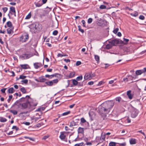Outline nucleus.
Segmentation results:
<instances>
[{
    "label": "nucleus",
    "instance_id": "47",
    "mask_svg": "<svg viewBox=\"0 0 146 146\" xmlns=\"http://www.w3.org/2000/svg\"><path fill=\"white\" fill-rule=\"evenodd\" d=\"M92 21V19L91 18H89L88 21V23L89 24L91 23Z\"/></svg>",
    "mask_w": 146,
    "mask_h": 146
},
{
    "label": "nucleus",
    "instance_id": "30",
    "mask_svg": "<svg viewBox=\"0 0 146 146\" xmlns=\"http://www.w3.org/2000/svg\"><path fill=\"white\" fill-rule=\"evenodd\" d=\"M115 100L116 101L119 102L121 101V98L120 97H118L115 99Z\"/></svg>",
    "mask_w": 146,
    "mask_h": 146
},
{
    "label": "nucleus",
    "instance_id": "19",
    "mask_svg": "<svg viewBox=\"0 0 146 146\" xmlns=\"http://www.w3.org/2000/svg\"><path fill=\"white\" fill-rule=\"evenodd\" d=\"M77 125V124L74 121H72L70 123V127H72Z\"/></svg>",
    "mask_w": 146,
    "mask_h": 146
},
{
    "label": "nucleus",
    "instance_id": "37",
    "mask_svg": "<svg viewBox=\"0 0 146 146\" xmlns=\"http://www.w3.org/2000/svg\"><path fill=\"white\" fill-rule=\"evenodd\" d=\"M123 40L124 44H127V42L129 41L128 39H126L125 38H123Z\"/></svg>",
    "mask_w": 146,
    "mask_h": 146
},
{
    "label": "nucleus",
    "instance_id": "29",
    "mask_svg": "<svg viewBox=\"0 0 146 146\" xmlns=\"http://www.w3.org/2000/svg\"><path fill=\"white\" fill-rule=\"evenodd\" d=\"M26 78V76L23 75H21L20 76L19 78H17V80H19V79H24Z\"/></svg>",
    "mask_w": 146,
    "mask_h": 146
},
{
    "label": "nucleus",
    "instance_id": "18",
    "mask_svg": "<svg viewBox=\"0 0 146 146\" xmlns=\"http://www.w3.org/2000/svg\"><path fill=\"white\" fill-rule=\"evenodd\" d=\"M13 29L12 28H9L7 29V33L8 34H11L13 32Z\"/></svg>",
    "mask_w": 146,
    "mask_h": 146
},
{
    "label": "nucleus",
    "instance_id": "56",
    "mask_svg": "<svg viewBox=\"0 0 146 146\" xmlns=\"http://www.w3.org/2000/svg\"><path fill=\"white\" fill-rule=\"evenodd\" d=\"M23 123V124H25V125H29L30 124V123L29 122H24Z\"/></svg>",
    "mask_w": 146,
    "mask_h": 146
},
{
    "label": "nucleus",
    "instance_id": "51",
    "mask_svg": "<svg viewBox=\"0 0 146 146\" xmlns=\"http://www.w3.org/2000/svg\"><path fill=\"white\" fill-rule=\"evenodd\" d=\"M12 129H15L17 131H18V130H19V128L18 127H17L16 126H13V127L12 128Z\"/></svg>",
    "mask_w": 146,
    "mask_h": 146
},
{
    "label": "nucleus",
    "instance_id": "59",
    "mask_svg": "<svg viewBox=\"0 0 146 146\" xmlns=\"http://www.w3.org/2000/svg\"><path fill=\"white\" fill-rule=\"evenodd\" d=\"M48 137L49 136H46V135L42 137V139H44V140H45L46 139H47V138H48Z\"/></svg>",
    "mask_w": 146,
    "mask_h": 146
},
{
    "label": "nucleus",
    "instance_id": "58",
    "mask_svg": "<svg viewBox=\"0 0 146 146\" xmlns=\"http://www.w3.org/2000/svg\"><path fill=\"white\" fill-rule=\"evenodd\" d=\"M64 60L67 63H68V62H70V60H69V59H64Z\"/></svg>",
    "mask_w": 146,
    "mask_h": 146
},
{
    "label": "nucleus",
    "instance_id": "10",
    "mask_svg": "<svg viewBox=\"0 0 146 146\" xmlns=\"http://www.w3.org/2000/svg\"><path fill=\"white\" fill-rule=\"evenodd\" d=\"M92 77L90 74L86 73L85 74L84 76V79L85 80H87L88 79H90V78Z\"/></svg>",
    "mask_w": 146,
    "mask_h": 146
},
{
    "label": "nucleus",
    "instance_id": "23",
    "mask_svg": "<svg viewBox=\"0 0 146 146\" xmlns=\"http://www.w3.org/2000/svg\"><path fill=\"white\" fill-rule=\"evenodd\" d=\"M45 83L47 85L49 86H52L53 85L52 82L51 81L46 82H45Z\"/></svg>",
    "mask_w": 146,
    "mask_h": 146
},
{
    "label": "nucleus",
    "instance_id": "53",
    "mask_svg": "<svg viewBox=\"0 0 146 146\" xmlns=\"http://www.w3.org/2000/svg\"><path fill=\"white\" fill-rule=\"evenodd\" d=\"M81 64V62L80 61H78L76 63V66H78Z\"/></svg>",
    "mask_w": 146,
    "mask_h": 146
},
{
    "label": "nucleus",
    "instance_id": "21",
    "mask_svg": "<svg viewBox=\"0 0 146 146\" xmlns=\"http://www.w3.org/2000/svg\"><path fill=\"white\" fill-rule=\"evenodd\" d=\"M7 121V119L5 118L1 117H0V121L1 122H5Z\"/></svg>",
    "mask_w": 146,
    "mask_h": 146
},
{
    "label": "nucleus",
    "instance_id": "50",
    "mask_svg": "<svg viewBox=\"0 0 146 146\" xmlns=\"http://www.w3.org/2000/svg\"><path fill=\"white\" fill-rule=\"evenodd\" d=\"M21 82L25 83V84H27L28 82V80L27 79H25L24 80H22L21 81Z\"/></svg>",
    "mask_w": 146,
    "mask_h": 146
},
{
    "label": "nucleus",
    "instance_id": "49",
    "mask_svg": "<svg viewBox=\"0 0 146 146\" xmlns=\"http://www.w3.org/2000/svg\"><path fill=\"white\" fill-rule=\"evenodd\" d=\"M2 10L3 11L4 13H5L7 11L8 8L6 7H4L2 8Z\"/></svg>",
    "mask_w": 146,
    "mask_h": 146
},
{
    "label": "nucleus",
    "instance_id": "48",
    "mask_svg": "<svg viewBox=\"0 0 146 146\" xmlns=\"http://www.w3.org/2000/svg\"><path fill=\"white\" fill-rule=\"evenodd\" d=\"M118 30H119L118 28H117L113 30V32L114 33L116 34L117 33V31H118Z\"/></svg>",
    "mask_w": 146,
    "mask_h": 146
},
{
    "label": "nucleus",
    "instance_id": "42",
    "mask_svg": "<svg viewBox=\"0 0 146 146\" xmlns=\"http://www.w3.org/2000/svg\"><path fill=\"white\" fill-rule=\"evenodd\" d=\"M82 76H78L76 78V80L78 81L81 80L82 79Z\"/></svg>",
    "mask_w": 146,
    "mask_h": 146
},
{
    "label": "nucleus",
    "instance_id": "8",
    "mask_svg": "<svg viewBox=\"0 0 146 146\" xmlns=\"http://www.w3.org/2000/svg\"><path fill=\"white\" fill-rule=\"evenodd\" d=\"M9 13L11 14H12L13 13H14V15L15 17L16 16V12L14 7L12 6L10 8V11Z\"/></svg>",
    "mask_w": 146,
    "mask_h": 146
},
{
    "label": "nucleus",
    "instance_id": "55",
    "mask_svg": "<svg viewBox=\"0 0 146 146\" xmlns=\"http://www.w3.org/2000/svg\"><path fill=\"white\" fill-rule=\"evenodd\" d=\"M82 23L83 27H86V25H85V21L84 20H83L82 21Z\"/></svg>",
    "mask_w": 146,
    "mask_h": 146
},
{
    "label": "nucleus",
    "instance_id": "15",
    "mask_svg": "<svg viewBox=\"0 0 146 146\" xmlns=\"http://www.w3.org/2000/svg\"><path fill=\"white\" fill-rule=\"evenodd\" d=\"M39 82H44L46 80V78H44L43 76L39 77Z\"/></svg>",
    "mask_w": 146,
    "mask_h": 146
},
{
    "label": "nucleus",
    "instance_id": "26",
    "mask_svg": "<svg viewBox=\"0 0 146 146\" xmlns=\"http://www.w3.org/2000/svg\"><path fill=\"white\" fill-rule=\"evenodd\" d=\"M31 16V12H30L29 13V14L26 16L25 18V19H30Z\"/></svg>",
    "mask_w": 146,
    "mask_h": 146
},
{
    "label": "nucleus",
    "instance_id": "38",
    "mask_svg": "<svg viewBox=\"0 0 146 146\" xmlns=\"http://www.w3.org/2000/svg\"><path fill=\"white\" fill-rule=\"evenodd\" d=\"M70 113V111H68L62 114H61L60 115L61 116H65L67 115L68 114H69Z\"/></svg>",
    "mask_w": 146,
    "mask_h": 146
},
{
    "label": "nucleus",
    "instance_id": "46",
    "mask_svg": "<svg viewBox=\"0 0 146 146\" xmlns=\"http://www.w3.org/2000/svg\"><path fill=\"white\" fill-rule=\"evenodd\" d=\"M13 98V96L12 95H10L9 96V99H8L7 101L8 102H9L10 101L11 99Z\"/></svg>",
    "mask_w": 146,
    "mask_h": 146
},
{
    "label": "nucleus",
    "instance_id": "27",
    "mask_svg": "<svg viewBox=\"0 0 146 146\" xmlns=\"http://www.w3.org/2000/svg\"><path fill=\"white\" fill-rule=\"evenodd\" d=\"M75 74V73L74 72H70L69 75V77L70 78H72L73 77Z\"/></svg>",
    "mask_w": 146,
    "mask_h": 146
},
{
    "label": "nucleus",
    "instance_id": "9",
    "mask_svg": "<svg viewBox=\"0 0 146 146\" xmlns=\"http://www.w3.org/2000/svg\"><path fill=\"white\" fill-rule=\"evenodd\" d=\"M34 66L35 69H38L42 66L40 63L36 62L34 63Z\"/></svg>",
    "mask_w": 146,
    "mask_h": 146
},
{
    "label": "nucleus",
    "instance_id": "39",
    "mask_svg": "<svg viewBox=\"0 0 146 146\" xmlns=\"http://www.w3.org/2000/svg\"><path fill=\"white\" fill-rule=\"evenodd\" d=\"M109 146H115L116 143L113 142H110L109 144Z\"/></svg>",
    "mask_w": 146,
    "mask_h": 146
},
{
    "label": "nucleus",
    "instance_id": "12",
    "mask_svg": "<svg viewBox=\"0 0 146 146\" xmlns=\"http://www.w3.org/2000/svg\"><path fill=\"white\" fill-rule=\"evenodd\" d=\"M64 133H65V132H60V138L62 140L65 139L66 137V135H64Z\"/></svg>",
    "mask_w": 146,
    "mask_h": 146
},
{
    "label": "nucleus",
    "instance_id": "41",
    "mask_svg": "<svg viewBox=\"0 0 146 146\" xmlns=\"http://www.w3.org/2000/svg\"><path fill=\"white\" fill-rule=\"evenodd\" d=\"M143 73H144L142 70H137V75L141 74Z\"/></svg>",
    "mask_w": 146,
    "mask_h": 146
},
{
    "label": "nucleus",
    "instance_id": "63",
    "mask_svg": "<svg viewBox=\"0 0 146 146\" xmlns=\"http://www.w3.org/2000/svg\"><path fill=\"white\" fill-rule=\"evenodd\" d=\"M118 44H124L123 40L122 41L121 40H119Z\"/></svg>",
    "mask_w": 146,
    "mask_h": 146
},
{
    "label": "nucleus",
    "instance_id": "35",
    "mask_svg": "<svg viewBox=\"0 0 146 146\" xmlns=\"http://www.w3.org/2000/svg\"><path fill=\"white\" fill-rule=\"evenodd\" d=\"M52 82L53 85L54 84H56L58 82V79H56L51 81Z\"/></svg>",
    "mask_w": 146,
    "mask_h": 146
},
{
    "label": "nucleus",
    "instance_id": "32",
    "mask_svg": "<svg viewBox=\"0 0 146 146\" xmlns=\"http://www.w3.org/2000/svg\"><path fill=\"white\" fill-rule=\"evenodd\" d=\"M72 83L73 85L76 86L77 85L78 82L76 80L74 79L72 80Z\"/></svg>",
    "mask_w": 146,
    "mask_h": 146
},
{
    "label": "nucleus",
    "instance_id": "52",
    "mask_svg": "<svg viewBox=\"0 0 146 146\" xmlns=\"http://www.w3.org/2000/svg\"><path fill=\"white\" fill-rule=\"evenodd\" d=\"M58 33V31L56 30L54 31L53 32V34L54 35H56Z\"/></svg>",
    "mask_w": 146,
    "mask_h": 146
},
{
    "label": "nucleus",
    "instance_id": "43",
    "mask_svg": "<svg viewBox=\"0 0 146 146\" xmlns=\"http://www.w3.org/2000/svg\"><path fill=\"white\" fill-rule=\"evenodd\" d=\"M100 8L101 9H105L106 8V7L104 5H101L100 7Z\"/></svg>",
    "mask_w": 146,
    "mask_h": 146
},
{
    "label": "nucleus",
    "instance_id": "33",
    "mask_svg": "<svg viewBox=\"0 0 146 146\" xmlns=\"http://www.w3.org/2000/svg\"><path fill=\"white\" fill-rule=\"evenodd\" d=\"M7 26L10 28H11L12 26V23L10 21H9L7 22Z\"/></svg>",
    "mask_w": 146,
    "mask_h": 146
},
{
    "label": "nucleus",
    "instance_id": "16",
    "mask_svg": "<svg viewBox=\"0 0 146 146\" xmlns=\"http://www.w3.org/2000/svg\"><path fill=\"white\" fill-rule=\"evenodd\" d=\"M42 3L41 1H39L38 2L35 3V5L36 7H39L41 6L42 5Z\"/></svg>",
    "mask_w": 146,
    "mask_h": 146
},
{
    "label": "nucleus",
    "instance_id": "14",
    "mask_svg": "<svg viewBox=\"0 0 146 146\" xmlns=\"http://www.w3.org/2000/svg\"><path fill=\"white\" fill-rule=\"evenodd\" d=\"M78 133H83L84 132V128L81 127H79L78 130Z\"/></svg>",
    "mask_w": 146,
    "mask_h": 146
},
{
    "label": "nucleus",
    "instance_id": "17",
    "mask_svg": "<svg viewBox=\"0 0 146 146\" xmlns=\"http://www.w3.org/2000/svg\"><path fill=\"white\" fill-rule=\"evenodd\" d=\"M129 142L131 144H135L136 143V140L135 139H131L129 140Z\"/></svg>",
    "mask_w": 146,
    "mask_h": 146
},
{
    "label": "nucleus",
    "instance_id": "60",
    "mask_svg": "<svg viewBox=\"0 0 146 146\" xmlns=\"http://www.w3.org/2000/svg\"><path fill=\"white\" fill-rule=\"evenodd\" d=\"M6 88H3V89H1V91L2 92V93H4L5 92V91L6 90Z\"/></svg>",
    "mask_w": 146,
    "mask_h": 146
},
{
    "label": "nucleus",
    "instance_id": "54",
    "mask_svg": "<svg viewBox=\"0 0 146 146\" xmlns=\"http://www.w3.org/2000/svg\"><path fill=\"white\" fill-rule=\"evenodd\" d=\"M85 124L86 125L85 126L86 127H88L89 126V123L88 122H87V121H86V122L85 123Z\"/></svg>",
    "mask_w": 146,
    "mask_h": 146
},
{
    "label": "nucleus",
    "instance_id": "34",
    "mask_svg": "<svg viewBox=\"0 0 146 146\" xmlns=\"http://www.w3.org/2000/svg\"><path fill=\"white\" fill-rule=\"evenodd\" d=\"M78 30L81 32L82 33H83L84 32V31L83 29H81V26L80 25H78Z\"/></svg>",
    "mask_w": 146,
    "mask_h": 146
},
{
    "label": "nucleus",
    "instance_id": "64",
    "mask_svg": "<svg viewBox=\"0 0 146 146\" xmlns=\"http://www.w3.org/2000/svg\"><path fill=\"white\" fill-rule=\"evenodd\" d=\"M94 84V82L93 81L89 82H88V84L89 85H93Z\"/></svg>",
    "mask_w": 146,
    "mask_h": 146
},
{
    "label": "nucleus",
    "instance_id": "5",
    "mask_svg": "<svg viewBox=\"0 0 146 146\" xmlns=\"http://www.w3.org/2000/svg\"><path fill=\"white\" fill-rule=\"evenodd\" d=\"M19 105H21L22 108L26 109L28 107L29 105H30V102L28 100H27L25 102L21 104H20Z\"/></svg>",
    "mask_w": 146,
    "mask_h": 146
},
{
    "label": "nucleus",
    "instance_id": "36",
    "mask_svg": "<svg viewBox=\"0 0 146 146\" xmlns=\"http://www.w3.org/2000/svg\"><path fill=\"white\" fill-rule=\"evenodd\" d=\"M95 59L97 62H98L100 60L99 56L98 55H95Z\"/></svg>",
    "mask_w": 146,
    "mask_h": 146
},
{
    "label": "nucleus",
    "instance_id": "31",
    "mask_svg": "<svg viewBox=\"0 0 146 146\" xmlns=\"http://www.w3.org/2000/svg\"><path fill=\"white\" fill-rule=\"evenodd\" d=\"M28 66L27 64H21L20 66L23 69H26L27 68V66Z\"/></svg>",
    "mask_w": 146,
    "mask_h": 146
},
{
    "label": "nucleus",
    "instance_id": "7",
    "mask_svg": "<svg viewBox=\"0 0 146 146\" xmlns=\"http://www.w3.org/2000/svg\"><path fill=\"white\" fill-rule=\"evenodd\" d=\"M127 78L128 81L131 80H135L136 78V75H134V76H132L131 75H128L127 76Z\"/></svg>",
    "mask_w": 146,
    "mask_h": 146
},
{
    "label": "nucleus",
    "instance_id": "13",
    "mask_svg": "<svg viewBox=\"0 0 146 146\" xmlns=\"http://www.w3.org/2000/svg\"><path fill=\"white\" fill-rule=\"evenodd\" d=\"M131 91L129 90L127 92V95L128 96L129 98L131 99L133 97V95L131 94Z\"/></svg>",
    "mask_w": 146,
    "mask_h": 146
},
{
    "label": "nucleus",
    "instance_id": "4",
    "mask_svg": "<svg viewBox=\"0 0 146 146\" xmlns=\"http://www.w3.org/2000/svg\"><path fill=\"white\" fill-rule=\"evenodd\" d=\"M32 56L29 54H23L21 55L20 58L23 60L28 59Z\"/></svg>",
    "mask_w": 146,
    "mask_h": 146
},
{
    "label": "nucleus",
    "instance_id": "61",
    "mask_svg": "<svg viewBox=\"0 0 146 146\" xmlns=\"http://www.w3.org/2000/svg\"><path fill=\"white\" fill-rule=\"evenodd\" d=\"M138 132L141 133L144 136L145 135V134L142 131V130H139V131H137V133H138Z\"/></svg>",
    "mask_w": 146,
    "mask_h": 146
},
{
    "label": "nucleus",
    "instance_id": "25",
    "mask_svg": "<svg viewBox=\"0 0 146 146\" xmlns=\"http://www.w3.org/2000/svg\"><path fill=\"white\" fill-rule=\"evenodd\" d=\"M20 90L23 94H25L26 93V90L25 88L22 87L20 89Z\"/></svg>",
    "mask_w": 146,
    "mask_h": 146
},
{
    "label": "nucleus",
    "instance_id": "28",
    "mask_svg": "<svg viewBox=\"0 0 146 146\" xmlns=\"http://www.w3.org/2000/svg\"><path fill=\"white\" fill-rule=\"evenodd\" d=\"M137 115V113H136L135 112H134V111H133L131 113V117L133 118H135L136 117Z\"/></svg>",
    "mask_w": 146,
    "mask_h": 146
},
{
    "label": "nucleus",
    "instance_id": "11",
    "mask_svg": "<svg viewBox=\"0 0 146 146\" xmlns=\"http://www.w3.org/2000/svg\"><path fill=\"white\" fill-rule=\"evenodd\" d=\"M25 98L23 97L20 99L19 100H17L14 104V105H18V104L19 102H22L24 101L25 100Z\"/></svg>",
    "mask_w": 146,
    "mask_h": 146
},
{
    "label": "nucleus",
    "instance_id": "6",
    "mask_svg": "<svg viewBox=\"0 0 146 146\" xmlns=\"http://www.w3.org/2000/svg\"><path fill=\"white\" fill-rule=\"evenodd\" d=\"M109 42L110 43H111L113 46H115L118 44L119 40L117 39H114L113 40H110Z\"/></svg>",
    "mask_w": 146,
    "mask_h": 146
},
{
    "label": "nucleus",
    "instance_id": "40",
    "mask_svg": "<svg viewBox=\"0 0 146 146\" xmlns=\"http://www.w3.org/2000/svg\"><path fill=\"white\" fill-rule=\"evenodd\" d=\"M81 123H85V122H86V120L84 119V118L83 117L81 119Z\"/></svg>",
    "mask_w": 146,
    "mask_h": 146
},
{
    "label": "nucleus",
    "instance_id": "62",
    "mask_svg": "<svg viewBox=\"0 0 146 146\" xmlns=\"http://www.w3.org/2000/svg\"><path fill=\"white\" fill-rule=\"evenodd\" d=\"M120 146H125L126 145V143L125 142L119 144Z\"/></svg>",
    "mask_w": 146,
    "mask_h": 146
},
{
    "label": "nucleus",
    "instance_id": "44",
    "mask_svg": "<svg viewBox=\"0 0 146 146\" xmlns=\"http://www.w3.org/2000/svg\"><path fill=\"white\" fill-rule=\"evenodd\" d=\"M139 18V19L141 20H143L145 19L144 16L141 15H140Z\"/></svg>",
    "mask_w": 146,
    "mask_h": 146
},
{
    "label": "nucleus",
    "instance_id": "2",
    "mask_svg": "<svg viewBox=\"0 0 146 146\" xmlns=\"http://www.w3.org/2000/svg\"><path fill=\"white\" fill-rule=\"evenodd\" d=\"M105 107L104 106L103 104H102L101 106H99L98 110L101 114L108 113L109 112L107 109L106 108H105Z\"/></svg>",
    "mask_w": 146,
    "mask_h": 146
},
{
    "label": "nucleus",
    "instance_id": "57",
    "mask_svg": "<svg viewBox=\"0 0 146 146\" xmlns=\"http://www.w3.org/2000/svg\"><path fill=\"white\" fill-rule=\"evenodd\" d=\"M45 77L46 78H48L49 79H51L52 77H51L50 75H48V74H46L45 75Z\"/></svg>",
    "mask_w": 146,
    "mask_h": 146
},
{
    "label": "nucleus",
    "instance_id": "45",
    "mask_svg": "<svg viewBox=\"0 0 146 146\" xmlns=\"http://www.w3.org/2000/svg\"><path fill=\"white\" fill-rule=\"evenodd\" d=\"M84 144V143L83 142H82L81 143L76 144L74 146H82Z\"/></svg>",
    "mask_w": 146,
    "mask_h": 146
},
{
    "label": "nucleus",
    "instance_id": "24",
    "mask_svg": "<svg viewBox=\"0 0 146 146\" xmlns=\"http://www.w3.org/2000/svg\"><path fill=\"white\" fill-rule=\"evenodd\" d=\"M10 112L13 113L14 115H16L17 113V111L15 110H10Z\"/></svg>",
    "mask_w": 146,
    "mask_h": 146
},
{
    "label": "nucleus",
    "instance_id": "3",
    "mask_svg": "<svg viewBox=\"0 0 146 146\" xmlns=\"http://www.w3.org/2000/svg\"><path fill=\"white\" fill-rule=\"evenodd\" d=\"M29 38V34H25L20 37L19 41L22 42H25L28 40Z\"/></svg>",
    "mask_w": 146,
    "mask_h": 146
},
{
    "label": "nucleus",
    "instance_id": "1",
    "mask_svg": "<svg viewBox=\"0 0 146 146\" xmlns=\"http://www.w3.org/2000/svg\"><path fill=\"white\" fill-rule=\"evenodd\" d=\"M114 104L115 102L113 100L106 102L103 103L104 106H105V108L107 109L109 112L110 109L112 108L114 106Z\"/></svg>",
    "mask_w": 146,
    "mask_h": 146
},
{
    "label": "nucleus",
    "instance_id": "20",
    "mask_svg": "<svg viewBox=\"0 0 146 146\" xmlns=\"http://www.w3.org/2000/svg\"><path fill=\"white\" fill-rule=\"evenodd\" d=\"M113 46L111 43H110V44H108L106 45V48L107 49H109L111 48Z\"/></svg>",
    "mask_w": 146,
    "mask_h": 146
},
{
    "label": "nucleus",
    "instance_id": "22",
    "mask_svg": "<svg viewBox=\"0 0 146 146\" xmlns=\"http://www.w3.org/2000/svg\"><path fill=\"white\" fill-rule=\"evenodd\" d=\"M14 92V89L13 88H11L8 90V92L9 93H13Z\"/></svg>",
    "mask_w": 146,
    "mask_h": 146
}]
</instances>
